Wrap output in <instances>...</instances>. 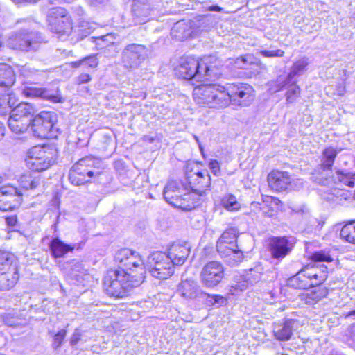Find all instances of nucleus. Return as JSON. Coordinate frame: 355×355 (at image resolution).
Instances as JSON below:
<instances>
[{
  "label": "nucleus",
  "instance_id": "1",
  "mask_svg": "<svg viewBox=\"0 0 355 355\" xmlns=\"http://www.w3.org/2000/svg\"><path fill=\"white\" fill-rule=\"evenodd\" d=\"M141 277L135 279L125 270H109L104 277L103 287L105 293L116 298H123L129 295L130 291L140 286Z\"/></svg>",
  "mask_w": 355,
  "mask_h": 355
},
{
  "label": "nucleus",
  "instance_id": "2",
  "mask_svg": "<svg viewBox=\"0 0 355 355\" xmlns=\"http://www.w3.org/2000/svg\"><path fill=\"white\" fill-rule=\"evenodd\" d=\"M215 68L208 66L201 60H198L192 57L182 59L180 65L177 67V74L185 80L194 79L196 81L209 80L217 76Z\"/></svg>",
  "mask_w": 355,
  "mask_h": 355
},
{
  "label": "nucleus",
  "instance_id": "3",
  "mask_svg": "<svg viewBox=\"0 0 355 355\" xmlns=\"http://www.w3.org/2000/svg\"><path fill=\"white\" fill-rule=\"evenodd\" d=\"M354 168L351 171L338 170L332 174L331 169L317 166L311 175L312 182L322 186H331L342 183L349 187H355V157Z\"/></svg>",
  "mask_w": 355,
  "mask_h": 355
},
{
  "label": "nucleus",
  "instance_id": "4",
  "mask_svg": "<svg viewBox=\"0 0 355 355\" xmlns=\"http://www.w3.org/2000/svg\"><path fill=\"white\" fill-rule=\"evenodd\" d=\"M46 41L41 33L22 28L12 33L7 40L9 48L24 52L37 51Z\"/></svg>",
  "mask_w": 355,
  "mask_h": 355
},
{
  "label": "nucleus",
  "instance_id": "5",
  "mask_svg": "<svg viewBox=\"0 0 355 355\" xmlns=\"http://www.w3.org/2000/svg\"><path fill=\"white\" fill-rule=\"evenodd\" d=\"M193 96L198 103L207 104L212 107L227 106V94L225 87L216 84H205L195 88Z\"/></svg>",
  "mask_w": 355,
  "mask_h": 355
},
{
  "label": "nucleus",
  "instance_id": "6",
  "mask_svg": "<svg viewBox=\"0 0 355 355\" xmlns=\"http://www.w3.org/2000/svg\"><path fill=\"white\" fill-rule=\"evenodd\" d=\"M146 267L153 277L159 279H166L174 272L172 261L163 252L151 253L147 258Z\"/></svg>",
  "mask_w": 355,
  "mask_h": 355
},
{
  "label": "nucleus",
  "instance_id": "7",
  "mask_svg": "<svg viewBox=\"0 0 355 355\" xmlns=\"http://www.w3.org/2000/svg\"><path fill=\"white\" fill-rule=\"evenodd\" d=\"M227 105L231 103L239 106H248L254 100V90L248 84L243 83H232L225 89Z\"/></svg>",
  "mask_w": 355,
  "mask_h": 355
},
{
  "label": "nucleus",
  "instance_id": "8",
  "mask_svg": "<svg viewBox=\"0 0 355 355\" xmlns=\"http://www.w3.org/2000/svg\"><path fill=\"white\" fill-rule=\"evenodd\" d=\"M148 49L141 44L127 45L121 53V62L125 69L134 70L140 67L148 58Z\"/></svg>",
  "mask_w": 355,
  "mask_h": 355
},
{
  "label": "nucleus",
  "instance_id": "9",
  "mask_svg": "<svg viewBox=\"0 0 355 355\" xmlns=\"http://www.w3.org/2000/svg\"><path fill=\"white\" fill-rule=\"evenodd\" d=\"M224 275L223 264L216 261H211L203 266L200 274V282L207 288H214L222 282Z\"/></svg>",
  "mask_w": 355,
  "mask_h": 355
},
{
  "label": "nucleus",
  "instance_id": "10",
  "mask_svg": "<svg viewBox=\"0 0 355 355\" xmlns=\"http://www.w3.org/2000/svg\"><path fill=\"white\" fill-rule=\"evenodd\" d=\"M55 121L56 114L55 113L42 112L33 118L30 128L35 137L45 138L49 136Z\"/></svg>",
  "mask_w": 355,
  "mask_h": 355
},
{
  "label": "nucleus",
  "instance_id": "11",
  "mask_svg": "<svg viewBox=\"0 0 355 355\" xmlns=\"http://www.w3.org/2000/svg\"><path fill=\"white\" fill-rule=\"evenodd\" d=\"M295 244L293 237L272 236L269 239L268 249L272 257L280 261L291 252Z\"/></svg>",
  "mask_w": 355,
  "mask_h": 355
},
{
  "label": "nucleus",
  "instance_id": "12",
  "mask_svg": "<svg viewBox=\"0 0 355 355\" xmlns=\"http://www.w3.org/2000/svg\"><path fill=\"white\" fill-rule=\"evenodd\" d=\"M23 192L20 189L11 185L0 188V210L8 211L20 206L22 202Z\"/></svg>",
  "mask_w": 355,
  "mask_h": 355
},
{
  "label": "nucleus",
  "instance_id": "13",
  "mask_svg": "<svg viewBox=\"0 0 355 355\" xmlns=\"http://www.w3.org/2000/svg\"><path fill=\"white\" fill-rule=\"evenodd\" d=\"M51 15V26L53 31L60 35H69L71 32V23L65 9L60 7L53 8Z\"/></svg>",
  "mask_w": 355,
  "mask_h": 355
},
{
  "label": "nucleus",
  "instance_id": "14",
  "mask_svg": "<svg viewBox=\"0 0 355 355\" xmlns=\"http://www.w3.org/2000/svg\"><path fill=\"white\" fill-rule=\"evenodd\" d=\"M101 161L94 157H85L79 159L71 169L81 172L86 178H99L103 171L99 167Z\"/></svg>",
  "mask_w": 355,
  "mask_h": 355
},
{
  "label": "nucleus",
  "instance_id": "15",
  "mask_svg": "<svg viewBox=\"0 0 355 355\" xmlns=\"http://www.w3.org/2000/svg\"><path fill=\"white\" fill-rule=\"evenodd\" d=\"M300 326V321L292 318H285L282 322H275L273 325L275 338L279 341H287Z\"/></svg>",
  "mask_w": 355,
  "mask_h": 355
},
{
  "label": "nucleus",
  "instance_id": "16",
  "mask_svg": "<svg viewBox=\"0 0 355 355\" xmlns=\"http://www.w3.org/2000/svg\"><path fill=\"white\" fill-rule=\"evenodd\" d=\"M178 292L182 297L188 300L197 299L200 301L202 296H205V291L193 279L182 280L178 285Z\"/></svg>",
  "mask_w": 355,
  "mask_h": 355
},
{
  "label": "nucleus",
  "instance_id": "17",
  "mask_svg": "<svg viewBox=\"0 0 355 355\" xmlns=\"http://www.w3.org/2000/svg\"><path fill=\"white\" fill-rule=\"evenodd\" d=\"M121 270L128 271V274H130L135 279H138L140 277L141 284L144 282L146 274L144 262L139 254L132 250H131V255L126 259L123 268Z\"/></svg>",
  "mask_w": 355,
  "mask_h": 355
},
{
  "label": "nucleus",
  "instance_id": "18",
  "mask_svg": "<svg viewBox=\"0 0 355 355\" xmlns=\"http://www.w3.org/2000/svg\"><path fill=\"white\" fill-rule=\"evenodd\" d=\"M37 150L39 151L40 156L35 157L31 156L27 161L30 169L34 171L33 173L46 170L55 162V160L51 157L46 155L43 149L38 147L33 148L32 153H33L34 151L36 153Z\"/></svg>",
  "mask_w": 355,
  "mask_h": 355
},
{
  "label": "nucleus",
  "instance_id": "19",
  "mask_svg": "<svg viewBox=\"0 0 355 355\" xmlns=\"http://www.w3.org/2000/svg\"><path fill=\"white\" fill-rule=\"evenodd\" d=\"M269 187L277 191L288 189L291 182V178L286 171H272L268 175Z\"/></svg>",
  "mask_w": 355,
  "mask_h": 355
},
{
  "label": "nucleus",
  "instance_id": "20",
  "mask_svg": "<svg viewBox=\"0 0 355 355\" xmlns=\"http://www.w3.org/2000/svg\"><path fill=\"white\" fill-rule=\"evenodd\" d=\"M306 277L312 281L313 285L322 284L327 278V267L324 264L314 263L304 267Z\"/></svg>",
  "mask_w": 355,
  "mask_h": 355
},
{
  "label": "nucleus",
  "instance_id": "21",
  "mask_svg": "<svg viewBox=\"0 0 355 355\" xmlns=\"http://www.w3.org/2000/svg\"><path fill=\"white\" fill-rule=\"evenodd\" d=\"M237 229L232 227L226 230L217 242L216 249L218 252H223L225 248H234L239 245Z\"/></svg>",
  "mask_w": 355,
  "mask_h": 355
},
{
  "label": "nucleus",
  "instance_id": "22",
  "mask_svg": "<svg viewBox=\"0 0 355 355\" xmlns=\"http://www.w3.org/2000/svg\"><path fill=\"white\" fill-rule=\"evenodd\" d=\"M189 252V248L186 245L175 243L170 247L166 254L170 257L174 266L175 265H182L187 259Z\"/></svg>",
  "mask_w": 355,
  "mask_h": 355
},
{
  "label": "nucleus",
  "instance_id": "23",
  "mask_svg": "<svg viewBox=\"0 0 355 355\" xmlns=\"http://www.w3.org/2000/svg\"><path fill=\"white\" fill-rule=\"evenodd\" d=\"M223 252H218L225 261L231 266L239 265L244 259L245 249L240 244L234 248H225Z\"/></svg>",
  "mask_w": 355,
  "mask_h": 355
},
{
  "label": "nucleus",
  "instance_id": "24",
  "mask_svg": "<svg viewBox=\"0 0 355 355\" xmlns=\"http://www.w3.org/2000/svg\"><path fill=\"white\" fill-rule=\"evenodd\" d=\"M132 11L135 23L138 24L144 23L150 15V8L147 0H134Z\"/></svg>",
  "mask_w": 355,
  "mask_h": 355
},
{
  "label": "nucleus",
  "instance_id": "25",
  "mask_svg": "<svg viewBox=\"0 0 355 355\" xmlns=\"http://www.w3.org/2000/svg\"><path fill=\"white\" fill-rule=\"evenodd\" d=\"M49 248L51 254L54 258H60L63 257L69 252H72L74 247L64 243L58 237H55L51 241Z\"/></svg>",
  "mask_w": 355,
  "mask_h": 355
},
{
  "label": "nucleus",
  "instance_id": "26",
  "mask_svg": "<svg viewBox=\"0 0 355 355\" xmlns=\"http://www.w3.org/2000/svg\"><path fill=\"white\" fill-rule=\"evenodd\" d=\"M19 279L18 270H0V291L13 288Z\"/></svg>",
  "mask_w": 355,
  "mask_h": 355
},
{
  "label": "nucleus",
  "instance_id": "27",
  "mask_svg": "<svg viewBox=\"0 0 355 355\" xmlns=\"http://www.w3.org/2000/svg\"><path fill=\"white\" fill-rule=\"evenodd\" d=\"M193 31L189 23L179 21L175 23L171 31L173 37L178 40H184L191 36Z\"/></svg>",
  "mask_w": 355,
  "mask_h": 355
},
{
  "label": "nucleus",
  "instance_id": "28",
  "mask_svg": "<svg viewBox=\"0 0 355 355\" xmlns=\"http://www.w3.org/2000/svg\"><path fill=\"white\" fill-rule=\"evenodd\" d=\"M288 285L295 289H306L311 286H313L312 281L310 280L304 270L302 269L296 275L288 279Z\"/></svg>",
  "mask_w": 355,
  "mask_h": 355
},
{
  "label": "nucleus",
  "instance_id": "29",
  "mask_svg": "<svg viewBox=\"0 0 355 355\" xmlns=\"http://www.w3.org/2000/svg\"><path fill=\"white\" fill-rule=\"evenodd\" d=\"M35 113V110L30 103H20L12 110L10 114L18 119H30L31 123Z\"/></svg>",
  "mask_w": 355,
  "mask_h": 355
},
{
  "label": "nucleus",
  "instance_id": "30",
  "mask_svg": "<svg viewBox=\"0 0 355 355\" xmlns=\"http://www.w3.org/2000/svg\"><path fill=\"white\" fill-rule=\"evenodd\" d=\"M15 81V74L12 68L6 63H0V86L11 87Z\"/></svg>",
  "mask_w": 355,
  "mask_h": 355
},
{
  "label": "nucleus",
  "instance_id": "31",
  "mask_svg": "<svg viewBox=\"0 0 355 355\" xmlns=\"http://www.w3.org/2000/svg\"><path fill=\"white\" fill-rule=\"evenodd\" d=\"M313 288L307 292L305 297L307 304H314L328 295V289L320 285L311 286Z\"/></svg>",
  "mask_w": 355,
  "mask_h": 355
},
{
  "label": "nucleus",
  "instance_id": "32",
  "mask_svg": "<svg viewBox=\"0 0 355 355\" xmlns=\"http://www.w3.org/2000/svg\"><path fill=\"white\" fill-rule=\"evenodd\" d=\"M18 270L15 256L6 251H0V270Z\"/></svg>",
  "mask_w": 355,
  "mask_h": 355
},
{
  "label": "nucleus",
  "instance_id": "33",
  "mask_svg": "<svg viewBox=\"0 0 355 355\" xmlns=\"http://www.w3.org/2000/svg\"><path fill=\"white\" fill-rule=\"evenodd\" d=\"M17 102V98L12 93L7 94H0V115L6 116L10 114L12 107H14Z\"/></svg>",
  "mask_w": 355,
  "mask_h": 355
},
{
  "label": "nucleus",
  "instance_id": "34",
  "mask_svg": "<svg viewBox=\"0 0 355 355\" xmlns=\"http://www.w3.org/2000/svg\"><path fill=\"white\" fill-rule=\"evenodd\" d=\"M280 202V200L276 198L266 196L263 200L262 205L259 203H256V205L261 206L260 209L262 211L263 215L268 217H272L276 213L275 208L277 207ZM252 205H254L255 203H252Z\"/></svg>",
  "mask_w": 355,
  "mask_h": 355
},
{
  "label": "nucleus",
  "instance_id": "35",
  "mask_svg": "<svg viewBox=\"0 0 355 355\" xmlns=\"http://www.w3.org/2000/svg\"><path fill=\"white\" fill-rule=\"evenodd\" d=\"M8 125L11 131L19 134L26 131L30 128L31 123L30 119H18V117L10 114Z\"/></svg>",
  "mask_w": 355,
  "mask_h": 355
},
{
  "label": "nucleus",
  "instance_id": "36",
  "mask_svg": "<svg viewBox=\"0 0 355 355\" xmlns=\"http://www.w3.org/2000/svg\"><path fill=\"white\" fill-rule=\"evenodd\" d=\"M337 155L338 151L331 146L324 149L320 157V163L318 166L332 170Z\"/></svg>",
  "mask_w": 355,
  "mask_h": 355
},
{
  "label": "nucleus",
  "instance_id": "37",
  "mask_svg": "<svg viewBox=\"0 0 355 355\" xmlns=\"http://www.w3.org/2000/svg\"><path fill=\"white\" fill-rule=\"evenodd\" d=\"M308 65L309 59L306 57L301 58L295 61L287 75L288 81H292L295 76H301L306 70Z\"/></svg>",
  "mask_w": 355,
  "mask_h": 355
},
{
  "label": "nucleus",
  "instance_id": "38",
  "mask_svg": "<svg viewBox=\"0 0 355 355\" xmlns=\"http://www.w3.org/2000/svg\"><path fill=\"white\" fill-rule=\"evenodd\" d=\"M19 182L26 190L34 189L40 184V175L35 173L26 174L20 178Z\"/></svg>",
  "mask_w": 355,
  "mask_h": 355
},
{
  "label": "nucleus",
  "instance_id": "39",
  "mask_svg": "<svg viewBox=\"0 0 355 355\" xmlns=\"http://www.w3.org/2000/svg\"><path fill=\"white\" fill-rule=\"evenodd\" d=\"M263 268L260 263H256L253 268H250L245 270L243 275L244 280L250 284L258 282L261 277Z\"/></svg>",
  "mask_w": 355,
  "mask_h": 355
},
{
  "label": "nucleus",
  "instance_id": "40",
  "mask_svg": "<svg viewBox=\"0 0 355 355\" xmlns=\"http://www.w3.org/2000/svg\"><path fill=\"white\" fill-rule=\"evenodd\" d=\"M340 236L345 241L355 244V220H351L343 226Z\"/></svg>",
  "mask_w": 355,
  "mask_h": 355
},
{
  "label": "nucleus",
  "instance_id": "41",
  "mask_svg": "<svg viewBox=\"0 0 355 355\" xmlns=\"http://www.w3.org/2000/svg\"><path fill=\"white\" fill-rule=\"evenodd\" d=\"M205 295L202 296L200 301L208 306H222L226 304L227 300L225 297L218 294H209L205 291Z\"/></svg>",
  "mask_w": 355,
  "mask_h": 355
},
{
  "label": "nucleus",
  "instance_id": "42",
  "mask_svg": "<svg viewBox=\"0 0 355 355\" xmlns=\"http://www.w3.org/2000/svg\"><path fill=\"white\" fill-rule=\"evenodd\" d=\"M98 60L96 55H91L81 60L71 62V66L74 68L83 67L85 69H94L98 65Z\"/></svg>",
  "mask_w": 355,
  "mask_h": 355
},
{
  "label": "nucleus",
  "instance_id": "43",
  "mask_svg": "<svg viewBox=\"0 0 355 355\" xmlns=\"http://www.w3.org/2000/svg\"><path fill=\"white\" fill-rule=\"evenodd\" d=\"M95 24L88 21L83 20L80 21L76 31L77 32L78 37L80 40L84 39L92 33V31L95 29Z\"/></svg>",
  "mask_w": 355,
  "mask_h": 355
},
{
  "label": "nucleus",
  "instance_id": "44",
  "mask_svg": "<svg viewBox=\"0 0 355 355\" xmlns=\"http://www.w3.org/2000/svg\"><path fill=\"white\" fill-rule=\"evenodd\" d=\"M42 98L52 103H62L64 101V98L58 87L55 89L42 88Z\"/></svg>",
  "mask_w": 355,
  "mask_h": 355
},
{
  "label": "nucleus",
  "instance_id": "45",
  "mask_svg": "<svg viewBox=\"0 0 355 355\" xmlns=\"http://www.w3.org/2000/svg\"><path fill=\"white\" fill-rule=\"evenodd\" d=\"M310 259L315 262V263L320 262L330 263L334 260L332 256L330 254V252L325 250L314 252L310 256Z\"/></svg>",
  "mask_w": 355,
  "mask_h": 355
},
{
  "label": "nucleus",
  "instance_id": "46",
  "mask_svg": "<svg viewBox=\"0 0 355 355\" xmlns=\"http://www.w3.org/2000/svg\"><path fill=\"white\" fill-rule=\"evenodd\" d=\"M221 205L228 211H235L240 208V204L236 197L232 194H227L223 197Z\"/></svg>",
  "mask_w": 355,
  "mask_h": 355
},
{
  "label": "nucleus",
  "instance_id": "47",
  "mask_svg": "<svg viewBox=\"0 0 355 355\" xmlns=\"http://www.w3.org/2000/svg\"><path fill=\"white\" fill-rule=\"evenodd\" d=\"M68 178L69 182L76 186L83 185L89 182V179L86 178L85 175L81 174V172H77V171L72 169H70Z\"/></svg>",
  "mask_w": 355,
  "mask_h": 355
},
{
  "label": "nucleus",
  "instance_id": "48",
  "mask_svg": "<svg viewBox=\"0 0 355 355\" xmlns=\"http://www.w3.org/2000/svg\"><path fill=\"white\" fill-rule=\"evenodd\" d=\"M254 58L252 55L246 54L236 58L234 60V67L238 69H246L248 66L254 64Z\"/></svg>",
  "mask_w": 355,
  "mask_h": 355
},
{
  "label": "nucleus",
  "instance_id": "49",
  "mask_svg": "<svg viewBox=\"0 0 355 355\" xmlns=\"http://www.w3.org/2000/svg\"><path fill=\"white\" fill-rule=\"evenodd\" d=\"M131 255V250L128 248H123L118 250L114 256V261L119 266L118 269L123 268L124 263L126 262V259Z\"/></svg>",
  "mask_w": 355,
  "mask_h": 355
},
{
  "label": "nucleus",
  "instance_id": "50",
  "mask_svg": "<svg viewBox=\"0 0 355 355\" xmlns=\"http://www.w3.org/2000/svg\"><path fill=\"white\" fill-rule=\"evenodd\" d=\"M95 42L99 49H104L114 44V37L112 34H107L95 37Z\"/></svg>",
  "mask_w": 355,
  "mask_h": 355
},
{
  "label": "nucleus",
  "instance_id": "51",
  "mask_svg": "<svg viewBox=\"0 0 355 355\" xmlns=\"http://www.w3.org/2000/svg\"><path fill=\"white\" fill-rule=\"evenodd\" d=\"M300 87L296 84L295 82L291 83L289 85L288 89L286 94V102L288 103L294 102L300 96Z\"/></svg>",
  "mask_w": 355,
  "mask_h": 355
},
{
  "label": "nucleus",
  "instance_id": "52",
  "mask_svg": "<svg viewBox=\"0 0 355 355\" xmlns=\"http://www.w3.org/2000/svg\"><path fill=\"white\" fill-rule=\"evenodd\" d=\"M176 183L174 182L168 183L164 189V197L167 202L176 205L175 202L173 201L175 198H178V195H173L172 193L175 191L174 188L175 187Z\"/></svg>",
  "mask_w": 355,
  "mask_h": 355
},
{
  "label": "nucleus",
  "instance_id": "53",
  "mask_svg": "<svg viewBox=\"0 0 355 355\" xmlns=\"http://www.w3.org/2000/svg\"><path fill=\"white\" fill-rule=\"evenodd\" d=\"M67 330L64 329H60L53 336L52 347L54 349H58L60 348L64 341L66 336H67Z\"/></svg>",
  "mask_w": 355,
  "mask_h": 355
},
{
  "label": "nucleus",
  "instance_id": "54",
  "mask_svg": "<svg viewBox=\"0 0 355 355\" xmlns=\"http://www.w3.org/2000/svg\"><path fill=\"white\" fill-rule=\"evenodd\" d=\"M195 175L199 178L200 180L198 182V184H201L202 188H208L211 185V178L207 171H200L195 173Z\"/></svg>",
  "mask_w": 355,
  "mask_h": 355
},
{
  "label": "nucleus",
  "instance_id": "55",
  "mask_svg": "<svg viewBox=\"0 0 355 355\" xmlns=\"http://www.w3.org/2000/svg\"><path fill=\"white\" fill-rule=\"evenodd\" d=\"M260 54L266 58L283 57L284 51L282 49H274L272 46H270L269 49L261 50Z\"/></svg>",
  "mask_w": 355,
  "mask_h": 355
},
{
  "label": "nucleus",
  "instance_id": "56",
  "mask_svg": "<svg viewBox=\"0 0 355 355\" xmlns=\"http://www.w3.org/2000/svg\"><path fill=\"white\" fill-rule=\"evenodd\" d=\"M5 220L8 227L16 230L20 227L17 215L11 214L5 217Z\"/></svg>",
  "mask_w": 355,
  "mask_h": 355
},
{
  "label": "nucleus",
  "instance_id": "57",
  "mask_svg": "<svg viewBox=\"0 0 355 355\" xmlns=\"http://www.w3.org/2000/svg\"><path fill=\"white\" fill-rule=\"evenodd\" d=\"M42 88L38 87H26L24 92L26 96L31 97H40L42 98Z\"/></svg>",
  "mask_w": 355,
  "mask_h": 355
},
{
  "label": "nucleus",
  "instance_id": "58",
  "mask_svg": "<svg viewBox=\"0 0 355 355\" xmlns=\"http://www.w3.org/2000/svg\"><path fill=\"white\" fill-rule=\"evenodd\" d=\"M291 81H288L287 76H279L276 80V89H274V92H276L277 91H280L283 89L287 85H288Z\"/></svg>",
  "mask_w": 355,
  "mask_h": 355
},
{
  "label": "nucleus",
  "instance_id": "59",
  "mask_svg": "<svg viewBox=\"0 0 355 355\" xmlns=\"http://www.w3.org/2000/svg\"><path fill=\"white\" fill-rule=\"evenodd\" d=\"M209 168L214 175L218 176L220 175V166L217 160H211V162L209 164Z\"/></svg>",
  "mask_w": 355,
  "mask_h": 355
},
{
  "label": "nucleus",
  "instance_id": "60",
  "mask_svg": "<svg viewBox=\"0 0 355 355\" xmlns=\"http://www.w3.org/2000/svg\"><path fill=\"white\" fill-rule=\"evenodd\" d=\"M3 322L9 327H17L19 324L18 319L10 315H5L3 317Z\"/></svg>",
  "mask_w": 355,
  "mask_h": 355
},
{
  "label": "nucleus",
  "instance_id": "61",
  "mask_svg": "<svg viewBox=\"0 0 355 355\" xmlns=\"http://www.w3.org/2000/svg\"><path fill=\"white\" fill-rule=\"evenodd\" d=\"M82 334L78 329H76L70 338V344L75 346L81 339Z\"/></svg>",
  "mask_w": 355,
  "mask_h": 355
},
{
  "label": "nucleus",
  "instance_id": "62",
  "mask_svg": "<svg viewBox=\"0 0 355 355\" xmlns=\"http://www.w3.org/2000/svg\"><path fill=\"white\" fill-rule=\"evenodd\" d=\"M92 80L90 75L88 73H83L77 78V83L85 84L89 82Z\"/></svg>",
  "mask_w": 355,
  "mask_h": 355
},
{
  "label": "nucleus",
  "instance_id": "63",
  "mask_svg": "<svg viewBox=\"0 0 355 355\" xmlns=\"http://www.w3.org/2000/svg\"><path fill=\"white\" fill-rule=\"evenodd\" d=\"M88 3L94 7L105 6L110 0H87Z\"/></svg>",
  "mask_w": 355,
  "mask_h": 355
},
{
  "label": "nucleus",
  "instance_id": "64",
  "mask_svg": "<svg viewBox=\"0 0 355 355\" xmlns=\"http://www.w3.org/2000/svg\"><path fill=\"white\" fill-rule=\"evenodd\" d=\"M349 334L351 339L355 341V323L349 327Z\"/></svg>",
  "mask_w": 355,
  "mask_h": 355
}]
</instances>
